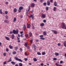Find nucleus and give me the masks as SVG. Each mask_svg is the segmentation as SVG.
I'll list each match as a JSON object with an SVG mask.
<instances>
[{"mask_svg": "<svg viewBox=\"0 0 66 66\" xmlns=\"http://www.w3.org/2000/svg\"><path fill=\"white\" fill-rule=\"evenodd\" d=\"M42 54L43 55H45V52H42Z\"/></svg>", "mask_w": 66, "mask_h": 66, "instance_id": "obj_32", "label": "nucleus"}, {"mask_svg": "<svg viewBox=\"0 0 66 66\" xmlns=\"http://www.w3.org/2000/svg\"><path fill=\"white\" fill-rule=\"evenodd\" d=\"M46 2H45L43 3V5H44V6H46Z\"/></svg>", "mask_w": 66, "mask_h": 66, "instance_id": "obj_37", "label": "nucleus"}, {"mask_svg": "<svg viewBox=\"0 0 66 66\" xmlns=\"http://www.w3.org/2000/svg\"><path fill=\"white\" fill-rule=\"evenodd\" d=\"M43 33L44 35L45 36L47 35V33H46V31H44L43 32Z\"/></svg>", "mask_w": 66, "mask_h": 66, "instance_id": "obj_17", "label": "nucleus"}, {"mask_svg": "<svg viewBox=\"0 0 66 66\" xmlns=\"http://www.w3.org/2000/svg\"><path fill=\"white\" fill-rule=\"evenodd\" d=\"M18 46H16L15 47V51H17V49H18Z\"/></svg>", "mask_w": 66, "mask_h": 66, "instance_id": "obj_27", "label": "nucleus"}, {"mask_svg": "<svg viewBox=\"0 0 66 66\" xmlns=\"http://www.w3.org/2000/svg\"><path fill=\"white\" fill-rule=\"evenodd\" d=\"M32 42H33V40H30V43L31 44H32Z\"/></svg>", "mask_w": 66, "mask_h": 66, "instance_id": "obj_56", "label": "nucleus"}, {"mask_svg": "<svg viewBox=\"0 0 66 66\" xmlns=\"http://www.w3.org/2000/svg\"><path fill=\"white\" fill-rule=\"evenodd\" d=\"M61 27L62 29H64L65 28V23L62 22L61 23Z\"/></svg>", "mask_w": 66, "mask_h": 66, "instance_id": "obj_2", "label": "nucleus"}, {"mask_svg": "<svg viewBox=\"0 0 66 66\" xmlns=\"http://www.w3.org/2000/svg\"><path fill=\"white\" fill-rule=\"evenodd\" d=\"M16 21V18H14L13 20V22H15Z\"/></svg>", "mask_w": 66, "mask_h": 66, "instance_id": "obj_21", "label": "nucleus"}, {"mask_svg": "<svg viewBox=\"0 0 66 66\" xmlns=\"http://www.w3.org/2000/svg\"><path fill=\"white\" fill-rule=\"evenodd\" d=\"M6 51L7 52H9V49H8V48H6Z\"/></svg>", "mask_w": 66, "mask_h": 66, "instance_id": "obj_40", "label": "nucleus"}, {"mask_svg": "<svg viewBox=\"0 0 66 66\" xmlns=\"http://www.w3.org/2000/svg\"><path fill=\"white\" fill-rule=\"evenodd\" d=\"M13 54H16V52L15 51L13 52Z\"/></svg>", "mask_w": 66, "mask_h": 66, "instance_id": "obj_44", "label": "nucleus"}, {"mask_svg": "<svg viewBox=\"0 0 66 66\" xmlns=\"http://www.w3.org/2000/svg\"><path fill=\"white\" fill-rule=\"evenodd\" d=\"M11 37L12 39H14V37H15V36L14 35V34H12V35L11 36Z\"/></svg>", "mask_w": 66, "mask_h": 66, "instance_id": "obj_9", "label": "nucleus"}, {"mask_svg": "<svg viewBox=\"0 0 66 66\" xmlns=\"http://www.w3.org/2000/svg\"><path fill=\"white\" fill-rule=\"evenodd\" d=\"M47 5H48V6H49V5H50V1H47Z\"/></svg>", "mask_w": 66, "mask_h": 66, "instance_id": "obj_11", "label": "nucleus"}, {"mask_svg": "<svg viewBox=\"0 0 66 66\" xmlns=\"http://www.w3.org/2000/svg\"><path fill=\"white\" fill-rule=\"evenodd\" d=\"M24 54L25 55H27V53H26V52H25Z\"/></svg>", "mask_w": 66, "mask_h": 66, "instance_id": "obj_59", "label": "nucleus"}, {"mask_svg": "<svg viewBox=\"0 0 66 66\" xmlns=\"http://www.w3.org/2000/svg\"><path fill=\"white\" fill-rule=\"evenodd\" d=\"M20 50L21 52H22V48H20Z\"/></svg>", "mask_w": 66, "mask_h": 66, "instance_id": "obj_43", "label": "nucleus"}, {"mask_svg": "<svg viewBox=\"0 0 66 66\" xmlns=\"http://www.w3.org/2000/svg\"><path fill=\"white\" fill-rule=\"evenodd\" d=\"M63 63V61H60V64H62Z\"/></svg>", "mask_w": 66, "mask_h": 66, "instance_id": "obj_61", "label": "nucleus"}, {"mask_svg": "<svg viewBox=\"0 0 66 66\" xmlns=\"http://www.w3.org/2000/svg\"><path fill=\"white\" fill-rule=\"evenodd\" d=\"M56 59H57L56 58H54L53 59V60H54V61H56Z\"/></svg>", "mask_w": 66, "mask_h": 66, "instance_id": "obj_46", "label": "nucleus"}, {"mask_svg": "<svg viewBox=\"0 0 66 66\" xmlns=\"http://www.w3.org/2000/svg\"><path fill=\"white\" fill-rule=\"evenodd\" d=\"M42 14L41 16V18H45L46 17V15L43 13H42Z\"/></svg>", "mask_w": 66, "mask_h": 66, "instance_id": "obj_6", "label": "nucleus"}, {"mask_svg": "<svg viewBox=\"0 0 66 66\" xmlns=\"http://www.w3.org/2000/svg\"><path fill=\"white\" fill-rule=\"evenodd\" d=\"M25 36L26 37H28V34H26L25 35Z\"/></svg>", "mask_w": 66, "mask_h": 66, "instance_id": "obj_35", "label": "nucleus"}, {"mask_svg": "<svg viewBox=\"0 0 66 66\" xmlns=\"http://www.w3.org/2000/svg\"><path fill=\"white\" fill-rule=\"evenodd\" d=\"M22 9H23V7H20L18 10L19 13H20V12H21V10H22Z\"/></svg>", "mask_w": 66, "mask_h": 66, "instance_id": "obj_4", "label": "nucleus"}, {"mask_svg": "<svg viewBox=\"0 0 66 66\" xmlns=\"http://www.w3.org/2000/svg\"><path fill=\"white\" fill-rule=\"evenodd\" d=\"M29 18L30 19L31 18H32V19H34V16L33 15L31 14L30 15V16H29Z\"/></svg>", "mask_w": 66, "mask_h": 66, "instance_id": "obj_5", "label": "nucleus"}, {"mask_svg": "<svg viewBox=\"0 0 66 66\" xmlns=\"http://www.w3.org/2000/svg\"><path fill=\"white\" fill-rule=\"evenodd\" d=\"M54 5L56 6L57 5V3H56V2H55L54 3Z\"/></svg>", "mask_w": 66, "mask_h": 66, "instance_id": "obj_23", "label": "nucleus"}, {"mask_svg": "<svg viewBox=\"0 0 66 66\" xmlns=\"http://www.w3.org/2000/svg\"><path fill=\"white\" fill-rule=\"evenodd\" d=\"M20 17L21 18H23V15H21L20 16Z\"/></svg>", "mask_w": 66, "mask_h": 66, "instance_id": "obj_47", "label": "nucleus"}, {"mask_svg": "<svg viewBox=\"0 0 66 66\" xmlns=\"http://www.w3.org/2000/svg\"><path fill=\"white\" fill-rule=\"evenodd\" d=\"M52 32H54V33L55 34H57V32L54 30H52Z\"/></svg>", "mask_w": 66, "mask_h": 66, "instance_id": "obj_20", "label": "nucleus"}, {"mask_svg": "<svg viewBox=\"0 0 66 66\" xmlns=\"http://www.w3.org/2000/svg\"><path fill=\"white\" fill-rule=\"evenodd\" d=\"M5 18H6V19H8V18H9V16H8L7 15H6L5 16Z\"/></svg>", "mask_w": 66, "mask_h": 66, "instance_id": "obj_38", "label": "nucleus"}, {"mask_svg": "<svg viewBox=\"0 0 66 66\" xmlns=\"http://www.w3.org/2000/svg\"><path fill=\"white\" fill-rule=\"evenodd\" d=\"M37 54H38V55H41V54L40 53V52H38L37 53Z\"/></svg>", "mask_w": 66, "mask_h": 66, "instance_id": "obj_31", "label": "nucleus"}, {"mask_svg": "<svg viewBox=\"0 0 66 66\" xmlns=\"http://www.w3.org/2000/svg\"><path fill=\"white\" fill-rule=\"evenodd\" d=\"M14 59L17 61H18L21 62H22V61L20 59L18 58H17L16 57H15Z\"/></svg>", "mask_w": 66, "mask_h": 66, "instance_id": "obj_3", "label": "nucleus"}, {"mask_svg": "<svg viewBox=\"0 0 66 66\" xmlns=\"http://www.w3.org/2000/svg\"><path fill=\"white\" fill-rule=\"evenodd\" d=\"M32 29H35V28L34 27V26H33L32 27Z\"/></svg>", "mask_w": 66, "mask_h": 66, "instance_id": "obj_49", "label": "nucleus"}, {"mask_svg": "<svg viewBox=\"0 0 66 66\" xmlns=\"http://www.w3.org/2000/svg\"><path fill=\"white\" fill-rule=\"evenodd\" d=\"M9 47L10 48V49H12L13 48V46H12L11 45H9Z\"/></svg>", "mask_w": 66, "mask_h": 66, "instance_id": "obj_24", "label": "nucleus"}, {"mask_svg": "<svg viewBox=\"0 0 66 66\" xmlns=\"http://www.w3.org/2000/svg\"><path fill=\"white\" fill-rule=\"evenodd\" d=\"M19 32V31L18 29H16V30H13V32L12 31H11L10 32V34H13V33L14 34H16L17 35L18 34Z\"/></svg>", "mask_w": 66, "mask_h": 66, "instance_id": "obj_1", "label": "nucleus"}, {"mask_svg": "<svg viewBox=\"0 0 66 66\" xmlns=\"http://www.w3.org/2000/svg\"><path fill=\"white\" fill-rule=\"evenodd\" d=\"M5 14H7V11H6L5 12Z\"/></svg>", "mask_w": 66, "mask_h": 66, "instance_id": "obj_52", "label": "nucleus"}, {"mask_svg": "<svg viewBox=\"0 0 66 66\" xmlns=\"http://www.w3.org/2000/svg\"><path fill=\"white\" fill-rule=\"evenodd\" d=\"M18 43H20V40H18Z\"/></svg>", "mask_w": 66, "mask_h": 66, "instance_id": "obj_62", "label": "nucleus"}, {"mask_svg": "<svg viewBox=\"0 0 66 66\" xmlns=\"http://www.w3.org/2000/svg\"><path fill=\"white\" fill-rule=\"evenodd\" d=\"M32 47H34V48H35L36 47V46H35V45L34 44H33L32 45Z\"/></svg>", "mask_w": 66, "mask_h": 66, "instance_id": "obj_34", "label": "nucleus"}, {"mask_svg": "<svg viewBox=\"0 0 66 66\" xmlns=\"http://www.w3.org/2000/svg\"><path fill=\"white\" fill-rule=\"evenodd\" d=\"M56 8L55 7H54V9H53V10L54 11H56Z\"/></svg>", "mask_w": 66, "mask_h": 66, "instance_id": "obj_29", "label": "nucleus"}, {"mask_svg": "<svg viewBox=\"0 0 66 66\" xmlns=\"http://www.w3.org/2000/svg\"><path fill=\"white\" fill-rule=\"evenodd\" d=\"M56 65V66H59V64H58L57 63H56L55 64Z\"/></svg>", "mask_w": 66, "mask_h": 66, "instance_id": "obj_48", "label": "nucleus"}, {"mask_svg": "<svg viewBox=\"0 0 66 66\" xmlns=\"http://www.w3.org/2000/svg\"><path fill=\"white\" fill-rule=\"evenodd\" d=\"M6 64V62L5 61L3 63V64Z\"/></svg>", "mask_w": 66, "mask_h": 66, "instance_id": "obj_54", "label": "nucleus"}, {"mask_svg": "<svg viewBox=\"0 0 66 66\" xmlns=\"http://www.w3.org/2000/svg\"><path fill=\"white\" fill-rule=\"evenodd\" d=\"M59 54L58 53L56 52L55 53V55L56 56H58Z\"/></svg>", "mask_w": 66, "mask_h": 66, "instance_id": "obj_19", "label": "nucleus"}, {"mask_svg": "<svg viewBox=\"0 0 66 66\" xmlns=\"http://www.w3.org/2000/svg\"><path fill=\"white\" fill-rule=\"evenodd\" d=\"M30 6H29V9L28 10V12H29V11H30Z\"/></svg>", "mask_w": 66, "mask_h": 66, "instance_id": "obj_42", "label": "nucleus"}, {"mask_svg": "<svg viewBox=\"0 0 66 66\" xmlns=\"http://www.w3.org/2000/svg\"><path fill=\"white\" fill-rule=\"evenodd\" d=\"M40 38L41 39H42V40H44L45 39V38Z\"/></svg>", "mask_w": 66, "mask_h": 66, "instance_id": "obj_45", "label": "nucleus"}, {"mask_svg": "<svg viewBox=\"0 0 66 66\" xmlns=\"http://www.w3.org/2000/svg\"><path fill=\"white\" fill-rule=\"evenodd\" d=\"M21 37H23V34H22L21 35Z\"/></svg>", "mask_w": 66, "mask_h": 66, "instance_id": "obj_36", "label": "nucleus"}, {"mask_svg": "<svg viewBox=\"0 0 66 66\" xmlns=\"http://www.w3.org/2000/svg\"><path fill=\"white\" fill-rule=\"evenodd\" d=\"M43 21L45 23V22H46V20H43Z\"/></svg>", "mask_w": 66, "mask_h": 66, "instance_id": "obj_51", "label": "nucleus"}, {"mask_svg": "<svg viewBox=\"0 0 66 66\" xmlns=\"http://www.w3.org/2000/svg\"><path fill=\"white\" fill-rule=\"evenodd\" d=\"M29 35L30 37H32V34L31 32L29 33Z\"/></svg>", "mask_w": 66, "mask_h": 66, "instance_id": "obj_18", "label": "nucleus"}, {"mask_svg": "<svg viewBox=\"0 0 66 66\" xmlns=\"http://www.w3.org/2000/svg\"><path fill=\"white\" fill-rule=\"evenodd\" d=\"M39 37H43V35H41L39 36Z\"/></svg>", "mask_w": 66, "mask_h": 66, "instance_id": "obj_53", "label": "nucleus"}, {"mask_svg": "<svg viewBox=\"0 0 66 66\" xmlns=\"http://www.w3.org/2000/svg\"><path fill=\"white\" fill-rule=\"evenodd\" d=\"M50 1L51 3H52L53 2V0H50Z\"/></svg>", "mask_w": 66, "mask_h": 66, "instance_id": "obj_58", "label": "nucleus"}, {"mask_svg": "<svg viewBox=\"0 0 66 66\" xmlns=\"http://www.w3.org/2000/svg\"><path fill=\"white\" fill-rule=\"evenodd\" d=\"M24 46L27 47V49H29V46H27V43H25L24 44Z\"/></svg>", "mask_w": 66, "mask_h": 66, "instance_id": "obj_8", "label": "nucleus"}, {"mask_svg": "<svg viewBox=\"0 0 66 66\" xmlns=\"http://www.w3.org/2000/svg\"><path fill=\"white\" fill-rule=\"evenodd\" d=\"M58 46H61V44L60 43H58L57 44Z\"/></svg>", "mask_w": 66, "mask_h": 66, "instance_id": "obj_55", "label": "nucleus"}, {"mask_svg": "<svg viewBox=\"0 0 66 66\" xmlns=\"http://www.w3.org/2000/svg\"><path fill=\"white\" fill-rule=\"evenodd\" d=\"M40 2H43V0H40Z\"/></svg>", "mask_w": 66, "mask_h": 66, "instance_id": "obj_64", "label": "nucleus"}, {"mask_svg": "<svg viewBox=\"0 0 66 66\" xmlns=\"http://www.w3.org/2000/svg\"><path fill=\"white\" fill-rule=\"evenodd\" d=\"M63 45L64 46L66 47V41H64L63 43Z\"/></svg>", "mask_w": 66, "mask_h": 66, "instance_id": "obj_16", "label": "nucleus"}, {"mask_svg": "<svg viewBox=\"0 0 66 66\" xmlns=\"http://www.w3.org/2000/svg\"><path fill=\"white\" fill-rule=\"evenodd\" d=\"M0 13H1V14H2V9H0Z\"/></svg>", "mask_w": 66, "mask_h": 66, "instance_id": "obj_39", "label": "nucleus"}, {"mask_svg": "<svg viewBox=\"0 0 66 66\" xmlns=\"http://www.w3.org/2000/svg\"><path fill=\"white\" fill-rule=\"evenodd\" d=\"M5 38L6 39V40H10V38H9V37H7L5 36Z\"/></svg>", "mask_w": 66, "mask_h": 66, "instance_id": "obj_14", "label": "nucleus"}, {"mask_svg": "<svg viewBox=\"0 0 66 66\" xmlns=\"http://www.w3.org/2000/svg\"><path fill=\"white\" fill-rule=\"evenodd\" d=\"M30 6L31 7H34L35 6V4L34 3H31Z\"/></svg>", "mask_w": 66, "mask_h": 66, "instance_id": "obj_7", "label": "nucleus"}, {"mask_svg": "<svg viewBox=\"0 0 66 66\" xmlns=\"http://www.w3.org/2000/svg\"><path fill=\"white\" fill-rule=\"evenodd\" d=\"M44 23H42V24H40V26L41 27H43V26H44Z\"/></svg>", "mask_w": 66, "mask_h": 66, "instance_id": "obj_25", "label": "nucleus"}, {"mask_svg": "<svg viewBox=\"0 0 66 66\" xmlns=\"http://www.w3.org/2000/svg\"><path fill=\"white\" fill-rule=\"evenodd\" d=\"M3 55L4 56H6V53H4L3 54Z\"/></svg>", "mask_w": 66, "mask_h": 66, "instance_id": "obj_33", "label": "nucleus"}, {"mask_svg": "<svg viewBox=\"0 0 66 66\" xmlns=\"http://www.w3.org/2000/svg\"><path fill=\"white\" fill-rule=\"evenodd\" d=\"M11 63L13 65H15V62L14 61H12L11 62Z\"/></svg>", "mask_w": 66, "mask_h": 66, "instance_id": "obj_22", "label": "nucleus"}, {"mask_svg": "<svg viewBox=\"0 0 66 66\" xmlns=\"http://www.w3.org/2000/svg\"><path fill=\"white\" fill-rule=\"evenodd\" d=\"M30 27H31V25L30 24H27V28L28 29L30 28Z\"/></svg>", "mask_w": 66, "mask_h": 66, "instance_id": "obj_12", "label": "nucleus"}, {"mask_svg": "<svg viewBox=\"0 0 66 66\" xmlns=\"http://www.w3.org/2000/svg\"><path fill=\"white\" fill-rule=\"evenodd\" d=\"M48 9L49 8H48V7H46V10H48Z\"/></svg>", "mask_w": 66, "mask_h": 66, "instance_id": "obj_41", "label": "nucleus"}, {"mask_svg": "<svg viewBox=\"0 0 66 66\" xmlns=\"http://www.w3.org/2000/svg\"><path fill=\"white\" fill-rule=\"evenodd\" d=\"M23 30L24 31L26 29V25L24 24L23 27Z\"/></svg>", "mask_w": 66, "mask_h": 66, "instance_id": "obj_10", "label": "nucleus"}, {"mask_svg": "<svg viewBox=\"0 0 66 66\" xmlns=\"http://www.w3.org/2000/svg\"><path fill=\"white\" fill-rule=\"evenodd\" d=\"M8 3H8V2H6L5 3L6 4H8Z\"/></svg>", "mask_w": 66, "mask_h": 66, "instance_id": "obj_60", "label": "nucleus"}, {"mask_svg": "<svg viewBox=\"0 0 66 66\" xmlns=\"http://www.w3.org/2000/svg\"><path fill=\"white\" fill-rule=\"evenodd\" d=\"M4 22H5V23H9V21H7V20H5L4 21Z\"/></svg>", "mask_w": 66, "mask_h": 66, "instance_id": "obj_13", "label": "nucleus"}, {"mask_svg": "<svg viewBox=\"0 0 66 66\" xmlns=\"http://www.w3.org/2000/svg\"><path fill=\"white\" fill-rule=\"evenodd\" d=\"M19 66H22V64L21 63H19Z\"/></svg>", "mask_w": 66, "mask_h": 66, "instance_id": "obj_30", "label": "nucleus"}, {"mask_svg": "<svg viewBox=\"0 0 66 66\" xmlns=\"http://www.w3.org/2000/svg\"><path fill=\"white\" fill-rule=\"evenodd\" d=\"M24 60H25V61H27L28 60V59H27V58H25Z\"/></svg>", "mask_w": 66, "mask_h": 66, "instance_id": "obj_57", "label": "nucleus"}, {"mask_svg": "<svg viewBox=\"0 0 66 66\" xmlns=\"http://www.w3.org/2000/svg\"><path fill=\"white\" fill-rule=\"evenodd\" d=\"M40 65H41V66H44V63H41L40 64Z\"/></svg>", "mask_w": 66, "mask_h": 66, "instance_id": "obj_50", "label": "nucleus"}, {"mask_svg": "<svg viewBox=\"0 0 66 66\" xmlns=\"http://www.w3.org/2000/svg\"><path fill=\"white\" fill-rule=\"evenodd\" d=\"M13 12L14 13H16L17 12V9L16 8H14L13 10Z\"/></svg>", "mask_w": 66, "mask_h": 66, "instance_id": "obj_15", "label": "nucleus"}, {"mask_svg": "<svg viewBox=\"0 0 66 66\" xmlns=\"http://www.w3.org/2000/svg\"><path fill=\"white\" fill-rule=\"evenodd\" d=\"M33 60L35 62H36V61H37V59L36 58H33Z\"/></svg>", "mask_w": 66, "mask_h": 66, "instance_id": "obj_28", "label": "nucleus"}, {"mask_svg": "<svg viewBox=\"0 0 66 66\" xmlns=\"http://www.w3.org/2000/svg\"><path fill=\"white\" fill-rule=\"evenodd\" d=\"M10 59L9 60L7 61V62H8V63L10 62H11V61H12V59H11V58L10 57Z\"/></svg>", "mask_w": 66, "mask_h": 66, "instance_id": "obj_26", "label": "nucleus"}, {"mask_svg": "<svg viewBox=\"0 0 66 66\" xmlns=\"http://www.w3.org/2000/svg\"><path fill=\"white\" fill-rule=\"evenodd\" d=\"M20 33L21 34H22V33H23V31H21L20 32Z\"/></svg>", "mask_w": 66, "mask_h": 66, "instance_id": "obj_63", "label": "nucleus"}]
</instances>
